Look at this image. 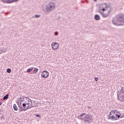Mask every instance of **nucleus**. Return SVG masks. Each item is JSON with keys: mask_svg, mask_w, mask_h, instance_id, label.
<instances>
[{"mask_svg": "<svg viewBox=\"0 0 124 124\" xmlns=\"http://www.w3.org/2000/svg\"><path fill=\"white\" fill-rule=\"evenodd\" d=\"M112 23L114 26H122L124 23V15L118 14L112 18Z\"/></svg>", "mask_w": 124, "mask_h": 124, "instance_id": "obj_1", "label": "nucleus"}, {"mask_svg": "<svg viewBox=\"0 0 124 124\" xmlns=\"http://www.w3.org/2000/svg\"><path fill=\"white\" fill-rule=\"evenodd\" d=\"M55 8H56L55 3L50 2L47 5H46L45 10L47 12V13H50V12L53 11Z\"/></svg>", "mask_w": 124, "mask_h": 124, "instance_id": "obj_2", "label": "nucleus"}, {"mask_svg": "<svg viewBox=\"0 0 124 124\" xmlns=\"http://www.w3.org/2000/svg\"><path fill=\"white\" fill-rule=\"evenodd\" d=\"M83 121L85 123L91 124V123L93 122V116L91 115V114L88 113V114H86V116L84 117Z\"/></svg>", "mask_w": 124, "mask_h": 124, "instance_id": "obj_3", "label": "nucleus"}, {"mask_svg": "<svg viewBox=\"0 0 124 124\" xmlns=\"http://www.w3.org/2000/svg\"><path fill=\"white\" fill-rule=\"evenodd\" d=\"M102 7H105L106 8V11H108V14H110V12H112L113 11V7L112 6L108 5L106 3H104L102 4Z\"/></svg>", "mask_w": 124, "mask_h": 124, "instance_id": "obj_4", "label": "nucleus"}, {"mask_svg": "<svg viewBox=\"0 0 124 124\" xmlns=\"http://www.w3.org/2000/svg\"><path fill=\"white\" fill-rule=\"evenodd\" d=\"M112 113L113 114L114 116H115V121L119 120L120 118H121V119L123 118V117H121V113H120V111L118 110H112Z\"/></svg>", "mask_w": 124, "mask_h": 124, "instance_id": "obj_5", "label": "nucleus"}, {"mask_svg": "<svg viewBox=\"0 0 124 124\" xmlns=\"http://www.w3.org/2000/svg\"><path fill=\"white\" fill-rule=\"evenodd\" d=\"M117 97L120 101L124 102V94H121L120 92H118V93H117Z\"/></svg>", "mask_w": 124, "mask_h": 124, "instance_id": "obj_6", "label": "nucleus"}, {"mask_svg": "<svg viewBox=\"0 0 124 124\" xmlns=\"http://www.w3.org/2000/svg\"><path fill=\"white\" fill-rule=\"evenodd\" d=\"M41 76L43 78H48L49 77V73L47 71H44L42 73Z\"/></svg>", "mask_w": 124, "mask_h": 124, "instance_id": "obj_7", "label": "nucleus"}, {"mask_svg": "<svg viewBox=\"0 0 124 124\" xmlns=\"http://www.w3.org/2000/svg\"><path fill=\"white\" fill-rule=\"evenodd\" d=\"M53 50H57L59 48V44L57 42H53L51 44Z\"/></svg>", "mask_w": 124, "mask_h": 124, "instance_id": "obj_8", "label": "nucleus"}, {"mask_svg": "<svg viewBox=\"0 0 124 124\" xmlns=\"http://www.w3.org/2000/svg\"><path fill=\"white\" fill-rule=\"evenodd\" d=\"M3 3H12L13 2H16L19 1V0H1Z\"/></svg>", "mask_w": 124, "mask_h": 124, "instance_id": "obj_9", "label": "nucleus"}, {"mask_svg": "<svg viewBox=\"0 0 124 124\" xmlns=\"http://www.w3.org/2000/svg\"><path fill=\"white\" fill-rule=\"evenodd\" d=\"M19 109H18V112L19 113H21V112H23V111H26L25 108H24V107H23L22 106V105L21 106H19Z\"/></svg>", "mask_w": 124, "mask_h": 124, "instance_id": "obj_10", "label": "nucleus"}, {"mask_svg": "<svg viewBox=\"0 0 124 124\" xmlns=\"http://www.w3.org/2000/svg\"><path fill=\"white\" fill-rule=\"evenodd\" d=\"M99 13L103 16V18H107V17L109 16V14H108V13L107 14H104V13L101 12L100 10L99 11Z\"/></svg>", "mask_w": 124, "mask_h": 124, "instance_id": "obj_11", "label": "nucleus"}, {"mask_svg": "<svg viewBox=\"0 0 124 124\" xmlns=\"http://www.w3.org/2000/svg\"><path fill=\"white\" fill-rule=\"evenodd\" d=\"M94 19L96 21H99V20H100V16L98 15H95L94 16Z\"/></svg>", "mask_w": 124, "mask_h": 124, "instance_id": "obj_12", "label": "nucleus"}, {"mask_svg": "<svg viewBox=\"0 0 124 124\" xmlns=\"http://www.w3.org/2000/svg\"><path fill=\"white\" fill-rule=\"evenodd\" d=\"M108 120H112V121H115V115H112V116H109L108 117Z\"/></svg>", "mask_w": 124, "mask_h": 124, "instance_id": "obj_13", "label": "nucleus"}, {"mask_svg": "<svg viewBox=\"0 0 124 124\" xmlns=\"http://www.w3.org/2000/svg\"><path fill=\"white\" fill-rule=\"evenodd\" d=\"M26 98V97H25V96H23L22 97H20L18 98V100L21 101V102H22V101H25V100H26L25 99Z\"/></svg>", "mask_w": 124, "mask_h": 124, "instance_id": "obj_14", "label": "nucleus"}, {"mask_svg": "<svg viewBox=\"0 0 124 124\" xmlns=\"http://www.w3.org/2000/svg\"><path fill=\"white\" fill-rule=\"evenodd\" d=\"M119 93L120 92L121 93H124V87L121 86L120 87V91H117Z\"/></svg>", "mask_w": 124, "mask_h": 124, "instance_id": "obj_15", "label": "nucleus"}, {"mask_svg": "<svg viewBox=\"0 0 124 124\" xmlns=\"http://www.w3.org/2000/svg\"><path fill=\"white\" fill-rule=\"evenodd\" d=\"M9 97V94H6L3 97V100H6L8 99V97Z\"/></svg>", "mask_w": 124, "mask_h": 124, "instance_id": "obj_16", "label": "nucleus"}, {"mask_svg": "<svg viewBox=\"0 0 124 124\" xmlns=\"http://www.w3.org/2000/svg\"><path fill=\"white\" fill-rule=\"evenodd\" d=\"M13 108L15 111H17L18 110V107H17V106L15 104L13 105Z\"/></svg>", "mask_w": 124, "mask_h": 124, "instance_id": "obj_17", "label": "nucleus"}, {"mask_svg": "<svg viewBox=\"0 0 124 124\" xmlns=\"http://www.w3.org/2000/svg\"><path fill=\"white\" fill-rule=\"evenodd\" d=\"M32 69H33V67H31V68H29L27 69V72L28 73L31 72V70H32Z\"/></svg>", "mask_w": 124, "mask_h": 124, "instance_id": "obj_18", "label": "nucleus"}, {"mask_svg": "<svg viewBox=\"0 0 124 124\" xmlns=\"http://www.w3.org/2000/svg\"><path fill=\"white\" fill-rule=\"evenodd\" d=\"M33 73L34 74H36V73H37V72H38V68H35L33 70Z\"/></svg>", "mask_w": 124, "mask_h": 124, "instance_id": "obj_19", "label": "nucleus"}, {"mask_svg": "<svg viewBox=\"0 0 124 124\" xmlns=\"http://www.w3.org/2000/svg\"><path fill=\"white\" fill-rule=\"evenodd\" d=\"M27 104H30V103H24L23 104H22V107L26 109V106H27Z\"/></svg>", "mask_w": 124, "mask_h": 124, "instance_id": "obj_20", "label": "nucleus"}, {"mask_svg": "<svg viewBox=\"0 0 124 124\" xmlns=\"http://www.w3.org/2000/svg\"><path fill=\"white\" fill-rule=\"evenodd\" d=\"M19 100L16 101V103L18 105V107H19V106H21V105H22V102H20V103H19Z\"/></svg>", "mask_w": 124, "mask_h": 124, "instance_id": "obj_21", "label": "nucleus"}, {"mask_svg": "<svg viewBox=\"0 0 124 124\" xmlns=\"http://www.w3.org/2000/svg\"><path fill=\"white\" fill-rule=\"evenodd\" d=\"M78 118L79 120H81V121H84V118H82L80 115L78 116Z\"/></svg>", "mask_w": 124, "mask_h": 124, "instance_id": "obj_22", "label": "nucleus"}, {"mask_svg": "<svg viewBox=\"0 0 124 124\" xmlns=\"http://www.w3.org/2000/svg\"><path fill=\"white\" fill-rule=\"evenodd\" d=\"M7 73H11V69L8 68L7 69Z\"/></svg>", "mask_w": 124, "mask_h": 124, "instance_id": "obj_23", "label": "nucleus"}, {"mask_svg": "<svg viewBox=\"0 0 124 124\" xmlns=\"http://www.w3.org/2000/svg\"><path fill=\"white\" fill-rule=\"evenodd\" d=\"M41 16L40 15H35V18H39V17H41Z\"/></svg>", "mask_w": 124, "mask_h": 124, "instance_id": "obj_24", "label": "nucleus"}, {"mask_svg": "<svg viewBox=\"0 0 124 124\" xmlns=\"http://www.w3.org/2000/svg\"><path fill=\"white\" fill-rule=\"evenodd\" d=\"M86 115H87L86 113H83L81 114H80V117H84V116H86Z\"/></svg>", "mask_w": 124, "mask_h": 124, "instance_id": "obj_25", "label": "nucleus"}, {"mask_svg": "<svg viewBox=\"0 0 124 124\" xmlns=\"http://www.w3.org/2000/svg\"><path fill=\"white\" fill-rule=\"evenodd\" d=\"M30 105H29V106H27V107H26V108H25V111H27V110H28V109H30Z\"/></svg>", "mask_w": 124, "mask_h": 124, "instance_id": "obj_26", "label": "nucleus"}, {"mask_svg": "<svg viewBox=\"0 0 124 124\" xmlns=\"http://www.w3.org/2000/svg\"><path fill=\"white\" fill-rule=\"evenodd\" d=\"M103 8L101 9V10L102 11H106V10H107V9H106V8H104V7H103Z\"/></svg>", "mask_w": 124, "mask_h": 124, "instance_id": "obj_27", "label": "nucleus"}, {"mask_svg": "<svg viewBox=\"0 0 124 124\" xmlns=\"http://www.w3.org/2000/svg\"><path fill=\"white\" fill-rule=\"evenodd\" d=\"M94 80H95V82H97L98 81V80H99V79L98 78H95Z\"/></svg>", "mask_w": 124, "mask_h": 124, "instance_id": "obj_28", "label": "nucleus"}, {"mask_svg": "<svg viewBox=\"0 0 124 124\" xmlns=\"http://www.w3.org/2000/svg\"><path fill=\"white\" fill-rule=\"evenodd\" d=\"M58 34H59V32L58 31L54 32V35H58Z\"/></svg>", "mask_w": 124, "mask_h": 124, "instance_id": "obj_29", "label": "nucleus"}, {"mask_svg": "<svg viewBox=\"0 0 124 124\" xmlns=\"http://www.w3.org/2000/svg\"><path fill=\"white\" fill-rule=\"evenodd\" d=\"M35 116L38 118H40V117H41L40 114H36Z\"/></svg>", "mask_w": 124, "mask_h": 124, "instance_id": "obj_30", "label": "nucleus"}, {"mask_svg": "<svg viewBox=\"0 0 124 124\" xmlns=\"http://www.w3.org/2000/svg\"><path fill=\"white\" fill-rule=\"evenodd\" d=\"M112 115V110H111V112H109V114L108 116H111Z\"/></svg>", "mask_w": 124, "mask_h": 124, "instance_id": "obj_31", "label": "nucleus"}, {"mask_svg": "<svg viewBox=\"0 0 124 124\" xmlns=\"http://www.w3.org/2000/svg\"><path fill=\"white\" fill-rule=\"evenodd\" d=\"M28 102H31V103H32L31 100V99L28 100Z\"/></svg>", "mask_w": 124, "mask_h": 124, "instance_id": "obj_32", "label": "nucleus"}, {"mask_svg": "<svg viewBox=\"0 0 124 124\" xmlns=\"http://www.w3.org/2000/svg\"><path fill=\"white\" fill-rule=\"evenodd\" d=\"M29 99V98L28 97H25V98L24 99L25 100H27V99Z\"/></svg>", "mask_w": 124, "mask_h": 124, "instance_id": "obj_33", "label": "nucleus"}, {"mask_svg": "<svg viewBox=\"0 0 124 124\" xmlns=\"http://www.w3.org/2000/svg\"><path fill=\"white\" fill-rule=\"evenodd\" d=\"M29 107H30V108H32V107H31V106H29Z\"/></svg>", "mask_w": 124, "mask_h": 124, "instance_id": "obj_34", "label": "nucleus"}, {"mask_svg": "<svg viewBox=\"0 0 124 124\" xmlns=\"http://www.w3.org/2000/svg\"><path fill=\"white\" fill-rule=\"evenodd\" d=\"M0 119H1V120H2V119H3V116H2L1 117V118H0Z\"/></svg>", "mask_w": 124, "mask_h": 124, "instance_id": "obj_35", "label": "nucleus"}, {"mask_svg": "<svg viewBox=\"0 0 124 124\" xmlns=\"http://www.w3.org/2000/svg\"><path fill=\"white\" fill-rule=\"evenodd\" d=\"M1 104H2V103L0 102V105H1Z\"/></svg>", "mask_w": 124, "mask_h": 124, "instance_id": "obj_36", "label": "nucleus"}, {"mask_svg": "<svg viewBox=\"0 0 124 124\" xmlns=\"http://www.w3.org/2000/svg\"><path fill=\"white\" fill-rule=\"evenodd\" d=\"M94 1H97V0H93Z\"/></svg>", "mask_w": 124, "mask_h": 124, "instance_id": "obj_37", "label": "nucleus"}, {"mask_svg": "<svg viewBox=\"0 0 124 124\" xmlns=\"http://www.w3.org/2000/svg\"><path fill=\"white\" fill-rule=\"evenodd\" d=\"M26 105H28V106L30 105V103H29V104H26Z\"/></svg>", "mask_w": 124, "mask_h": 124, "instance_id": "obj_38", "label": "nucleus"}, {"mask_svg": "<svg viewBox=\"0 0 124 124\" xmlns=\"http://www.w3.org/2000/svg\"><path fill=\"white\" fill-rule=\"evenodd\" d=\"M121 117H123V118H124V116H123L122 115V116H121Z\"/></svg>", "mask_w": 124, "mask_h": 124, "instance_id": "obj_39", "label": "nucleus"}, {"mask_svg": "<svg viewBox=\"0 0 124 124\" xmlns=\"http://www.w3.org/2000/svg\"><path fill=\"white\" fill-rule=\"evenodd\" d=\"M88 108H91V107H89Z\"/></svg>", "mask_w": 124, "mask_h": 124, "instance_id": "obj_40", "label": "nucleus"}]
</instances>
